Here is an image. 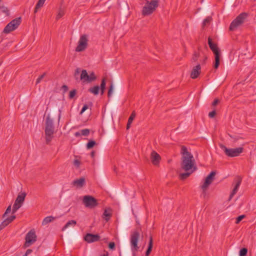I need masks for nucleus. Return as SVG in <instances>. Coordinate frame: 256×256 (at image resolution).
I'll use <instances>...</instances> for the list:
<instances>
[{"label": "nucleus", "mask_w": 256, "mask_h": 256, "mask_svg": "<svg viewBox=\"0 0 256 256\" xmlns=\"http://www.w3.org/2000/svg\"><path fill=\"white\" fill-rule=\"evenodd\" d=\"M180 153L182 155L180 168L186 172L180 174V178L182 180H184L196 170V167L195 160L192 154L188 150L187 148L184 146H181Z\"/></svg>", "instance_id": "1"}, {"label": "nucleus", "mask_w": 256, "mask_h": 256, "mask_svg": "<svg viewBox=\"0 0 256 256\" xmlns=\"http://www.w3.org/2000/svg\"><path fill=\"white\" fill-rule=\"evenodd\" d=\"M61 116V110H58V112H52L51 114H48L46 119V128L45 136L46 142V144H49L54 138V118L58 117L59 122Z\"/></svg>", "instance_id": "2"}, {"label": "nucleus", "mask_w": 256, "mask_h": 256, "mask_svg": "<svg viewBox=\"0 0 256 256\" xmlns=\"http://www.w3.org/2000/svg\"><path fill=\"white\" fill-rule=\"evenodd\" d=\"M158 6V0H146L142 10V15L144 16L150 15L156 10Z\"/></svg>", "instance_id": "3"}, {"label": "nucleus", "mask_w": 256, "mask_h": 256, "mask_svg": "<svg viewBox=\"0 0 256 256\" xmlns=\"http://www.w3.org/2000/svg\"><path fill=\"white\" fill-rule=\"evenodd\" d=\"M208 42L210 48L214 54L215 63L214 64V68H217L220 64V50L218 48L217 44L212 42V40L209 37L208 38Z\"/></svg>", "instance_id": "4"}, {"label": "nucleus", "mask_w": 256, "mask_h": 256, "mask_svg": "<svg viewBox=\"0 0 256 256\" xmlns=\"http://www.w3.org/2000/svg\"><path fill=\"white\" fill-rule=\"evenodd\" d=\"M139 238L140 233L137 230H136L131 233L130 242L133 256H136V252L139 249V246L138 245Z\"/></svg>", "instance_id": "5"}, {"label": "nucleus", "mask_w": 256, "mask_h": 256, "mask_svg": "<svg viewBox=\"0 0 256 256\" xmlns=\"http://www.w3.org/2000/svg\"><path fill=\"white\" fill-rule=\"evenodd\" d=\"M220 146L224 151L226 156L232 158L238 156L243 152L244 150V148L242 147H239L235 148H228L222 144H220Z\"/></svg>", "instance_id": "6"}, {"label": "nucleus", "mask_w": 256, "mask_h": 256, "mask_svg": "<svg viewBox=\"0 0 256 256\" xmlns=\"http://www.w3.org/2000/svg\"><path fill=\"white\" fill-rule=\"evenodd\" d=\"M11 210H11V206H9L7 208L5 212L2 214V218L4 219V220L1 222L0 224V230L4 229L16 218V216L14 214H12L13 215L11 216H10L6 218L7 214H10Z\"/></svg>", "instance_id": "7"}, {"label": "nucleus", "mask_w": 256, "mask_h": 256, "mask_svg": "<svg viewBox=\"0 0 256 256\" xmlns=\"http://www.w3.org/2000/svg\"><path fill=\"white\" fill-rule=\"evenodd\" d=\"M247 16L246 13H242L239 14L231 23L230 26V30L234 31L236 29L238 26H241L244 21V20Z\"/></svg>", "instance_id": "8"}, {"label": "nucleus", "mask_w": 256, "mask_h": 256, "mask_svg": "<svg viewBox=\"0 0 256 256\" xmlns=\"http://www.w3.org/2000/svg\"><path fill=\"white\" fill-rule=\"evenodd\" d=\"M82 203L86 207L90 208H94L98 204L97 200L90 195H86L83 197Z\"/></svg>", "instance_id": "9"}, {"label": "nucleus", "mask_w": 256, "mask_h": 256, "mask_svg": "<svg viewBox=\"0 0 256 256\" xmlns=\"http://www.w3.org/2000/svg\"><path fill=\"white\" fill-rule=\"evenodd\" d=\"M21 22V18H16L9 22L4 28L3 32L8 34L16 29Z\"/></svg>", "instance_id": "10"}, {"label": "nucleus", "mask_w": 256, "mask_h": 256, "mask_svg": "<svg viewBox=\"0 0 256 256\" xmlns=\"http://www.w3.org/2000/svg\"><path fill=\"white\" fill-rule=\"evenodd\" d=\"M26 196V194L25 192H22L18 196L13 206L12 214L16 213V212L22 206L24 202Z\"/></svg>", "instance_id": "11"}, {"label": "nucleus", "mask_w": 256, "mask_h": 256, "mask_svg": "<svg viewBox=\"0 0 256 256\" xmlns=\"http://www.w3.org/2000/svg\"><path fill=\"white\" fill-rule=\"evenodd\" d=\"M80 80L83 82L89 83L96 80V76L94 72H92L90 74H88L87 72L85 70L82 71Z\"/></svg>", "instance_id": "12"}, {"label": "nucleus", "mask_w": 256, "mask_h": 256, "mask_svg": "<svg viewBox=\"0 0 256 256\" xmlns=\"http://www.w3.org/2000/svg\"><path fill=\"white\" fill-rule=\"evenodd\" d=\"M88 38L86 35H82L79 40L78 45L76 48V51L80 52L84 50L88 46Z\"/></svg>", "instance_id": "13"}, {"label": "nucleus", "mask_w": 256, "mask_h": 256, "mask_svg": "<svg viewBox=\"0 0 256 256\" xmlns=\"http://www.w3.org/2000/svg\"><path fill=\"white\" fill-rule=\"evenodd\" d=\"M25 247H28L36 240V236L34 230H30L26 236Z\"/></svg>", "instance_id": "14"}, {"label": "nucleus", "mask_w": 256, "mask_h": 256, "mask_svg": "<svg viewBox=\"0 0 256 256\" xmlns=\"http://www.w3.org/2000/svg\"><path fill=\"white\" fill-rule=\"evenodd\" d=\"M216 174V172L212 171L206 177L204 184L202 186V188L204 192H205L209 186L212 184L214 180Z\"/></svg>", "instance_id": "15"}, {"label": "nucleus", "mask_w": 256, "mask_h": 256, "mask_svg": "<svg viewBox=\"0 0 256 256\" xmlns=\"http://www.w3.org/2000/svg\"><path fill=\"white\" fill-rule=\"evenodd\" d=\"M100 236L98 234H87L84 237V240L88 243L94 242L100 240Z\"/></svg>", "instance_id": "16"}, {"label": "nucleus", "mask_w": 256, "mask_h": 256, "mask_svg": "<svg viewBox=\"0 0 256 256\" xmlns=\"http://www.w3.org/2000/svg\"><path fill=\"white\" fill-rule=\"evenodd\" d=\"M150 160L152 164L158 166L161 160V157L156 152L153 150L150 154Z\"/></svg>", "instance_id": "17"}, {"label": "nucleus", "mask_w": 256, "mask_h": 256, "mask_svg": "<svg viewBox=\"0 0 256 256\" xmlns=\"http://www.w3.org/2000/svg\"><path fill=\"white\" fill-rule=\"evenodd\" d=\"M234 181L236 182V184L232 192L230 194L229 200H230L234 196L237 192L242 182V178L239 176L236 177L235 178Z\"/></svg>", "instance_id": "18"}, {"label": "nucleus", "mask_w": 256, "mask_h": 256, "mask_svg": "<svg viewBox=\"0 0 256 256\" xmlns=\"http://www.w3.org/2000/svg\"><path fill=\"white\" fill-rule=\"evenodd\" d=\"M201 67L200 64L194 66L190 74V78L192 79L196 78L200 73Z\"/></svg>", "instance_id": "19"}, {"label": "nucleus", "mask_w": 256, "mask_h": 256, "mask_svg": "<svg viewBox=\"0 0 256 256\" xmlns=\"http://www.w3.org/2000/svg\"><path fill=\"white\" fill-rule=\"evenodd\" d=\"M72 184L76 188H82L86 184V180L84 177L76 179L72 182Z\"/></svg>", "instance_id": "20"}, {"label": "nucleus", "mask_w": 256, "mask_h": 256, "mask_svg": "<svg viewBox=\"0 0 256 256\" xmlns=\"http://www.w3.org/2000/svg\"><path fill=\"white\" fill-rule=\"evenodd\" d=\"M112 216L111 210L110 208L106 209L103 213L102 218L108 222Z\"/></svg>", "instance_id": "21"}, {"label": "nucleus", "mask_w": 256, "mask_h": 256, "mask_svg": "<svg viewBox=\"0 0 256 256\" xmlns=\"http://www.w3.org/2000/svg\"><path fill=\"white\" fill-rule=\"evenodd\" d=\"M76 224V222L74 220H69L66 225L62 228V230H64L66 228L70 226L74 227Z\"/></svg>", "instance_id": "22"}, {"label": "nucleus", "mask_w": 256, "mask_h": 256, "mask_svg": "<svg viewBox=\"0 0 256 256\" xmlns=\"http://www.w3.org/2000/svg\"><path fill=\"white\" fill-rule=\"evenodd\" d=\"M100 90V86H96L90 88L88 89V92L92 94H93L94 95H97Z\"/></svg>", "instance_id": "23"}, {"label": "nucleus", "mask_w": 256, "mask_h": 256, "mask_svg": "<svg viewBox=\"0 0 256 256\" xmlns=\"http://www.w3.org/2000/svg\"><path fill=\"white\" fill-rule=\"evenodd\" d=\"M45 0H39L38 1V3L36 4V6L34 10V12L35 14L38 11L39 8H40L41 7H42L43 6Z\"/></svg>", "instance_id": "24"}, {"label": "nucleus", "mask_w": 256, "mask_h": 256, "mask_svg": "<svg viewBox=\"0 0 256 256\" xmlns=\"http://www.w3.org/2000/svg\"><path fill=\"white\" fill-rule=\"evenodd\" d=\"M54 219L55 218L52 216H47L44 219L42 222V224L44 226L46 225L54 220Z\"/></svg>", "instance_id": "25"}, {"label": "nucleus", "mask_w": 256, "mask_h": 256, "mask_svg": "<svg viewBox=\"0 0 256 256\" xmlns=\"http://www.w3.org/2000/svg\"><path fill=\"white\" fill-rule=\"evenodd\" d=\"M101 91V94H103L104 90H106V78H104L100 84V87Z\"/></svg>", "instance_id": "26"}, {"label": "nucleus", "mask_w": 256, "mask_h": 256, "mask_svg": "<svg viewBox=\"0 0 256 256\" xmlns=\"http://www.w3.org/2000/svg\"><path fill=\"white\" fill-rule=\"evenodd\" d=\"M229 136L232 138V142L234 143H236L237 142H238V140H242L243 139L242 137H240L238 136H236V135L232 136V135L229 134Z\"/></svg>", "instance_id": "27"}, {"label": "nucleus", "mask_w": 256, "mask_h": 256, "mask_svg": "<svg viewBox=\"0 0 256 256\" xmlns=\"http://www.w3.org/2000/svg\"><path fill=\"white\" fill-rule=\"evenodd\" d=\"M200 57V54L198 52H195L193 55H192V62H196L198 58Z\"/></svg>", "instance_id": "28"}, {"label": "nucleus", "mask_w": 256, "mask_h": 256, "mask_svg": "<svg viewBox=\"0 0 256 256\" xmlns=\"http://www.w3.org/2000/svg\"><path fill=\"white\" fill-rule=\"evenodd\" d=\"M64 10L62 8H60L56 16V20L60 19L64 15Z\"/></svg>", "instance_id": "29"}, {"label": "nucleus", "mask_w": 256, "mask_h": 256, "mask_svg": "<svg viewBox=\"0 0 256 256\" xmlns=\"http://www.w3.org/2000/svg\"><path fill=\"white\" fill-rule=\"evenodd\" d=\"M96 144V142L94 140H90L86 144V148L88 149L92 148L95 144Z\"/></svg>", "instance_id": "30"}, {"label": "nucleus", "mask_w": 256, "mask_h": 256, "mask_svg": "<svg viewBox=\"0 0 256 256\" xmlns=\"http://www.w3.org/2000/svg\"><path fill=\"white\" fill-rule=\"evenodd\" d=\"M248 252V249L246 248H242L239 253L240 256H245Z\"/></svg>", "instance_id": "31"}, {"label": "nucleus", "mask_w": 256, "mask_h": 256, "mask_svg": "<svg viewBox=\"0 0 256 256\" xmlns=\"http://www.w3.org/2000/svg\"><path fill=\"white\" fill-rule=\"evenodd\" d=\"M0 9L1 11L2 12L6 14V16H8L9 15V10H8V8L6 7H5L4 6H2L0 7Z\"/></svg>", "instance_id": "32"}, {"label": "nucleus", "mask_w": 256, "mask_h": 256, "mask_svg": "<svg viewBox=\"0 0 256 256\" xmlns=\"http://www.w3.org/2000/svg\"><path fill=\"white\" fill-rule=\"evenodd\" d=\"M81 131V134L82 136H87L90 134V130L89 129H84L80 130Z\"/></svg>", "instance_id": "33"}, {"label": "nucleus", "mask_w": 256, "mask_h": 256, "mask_svg": "<svg viewBox=\"0 0 256 256\" xmlns=\"http://www.w3.org/2000/svg\"><path fill=\"white\" fill-rule=\"evenodd\" d=\"M136 116V113L134 111L130 114V116L128 118V122H129V124L130 123H132L134 119V118Z\"/></svg>", "instance_id": "34"}, {"label": "nucleus", "mask_w": 256, "mask_h": 256, "mask_svg": "<svg viewBox=\"0 0 256 256\" xmlns=\"http://www.w3.org/2000/svg\"><path fill=\"white\" fill-rule=\"evenodd\" d=\"M76 90H73L70 91V94H69V98L70 99L73 98H74V96H76Z\"/></svg>", "instance_id": "35"}, {"label": "nucleus", "mask_w": 256, "mask_h": 256, "mask_svg": "<svg viewBox=\"0 0 256 256\" xmlns=\"http://www.w3.org/2000/svg\"><path fill=\"white\" fill-rule=\"evenodd\" d=\"M113 84L112 82H111L108 91V96L110 97L112 95V92H113Z\"/></svg>", "instance_id": "36"}, {"label": "nucleus", "mask_w": 256, "mask_h": 256, "mask_svg": "<svg viewBox=\"0 0 256 256\" xmlns=\"http://www.w3.org/2000/svg\"><path fill=\"white\" fill-rule=\"evenodd\" d=\"M80 161L78 159H75L74 160V164L76 168H78L80 167Z\"/></svg>", "instance_id": "37"}, {"label": "nucleus", "mask_w": 256, "mask_h": 256, "mask_svg": "<svg viewBox=\"0 0 256 256\" xmlns=\"http://www.w3.org/2000/svg\"><path fill=\"white\" fill-rule=\"evenodd\" d=\"M80 68H77L75 70L74 76L76 80L78 79V76L80 74Z\"/></svg>", "instance_id": "38"}, {"label": "nucleus", "mask_w": 256, "mask_h": 256, "mask_svg": "<svg viewBox=\"0 0 256 256\" xmlns=\"http://www.w3.org/2000/svg\"><path fill=\"white\" fill-rule=\"evenodd\" d=\"M152 246H153V240H152V236H150V240H149V242H148V248H150L152 249Z\"/></svg>", "instance_id": "39"}, {"label": "nucleus", "mask_w": 256, "mask_h": 256, "mask_svg": "<svg viewBox=\"0 0 256 256\" xmlns=\"http://www.w3.org/2000/svg\"><path fill=\"white\" fill-rule=\"evenodd\" d=\"M245 215H241L238 216L236 218V223L238 224L244 218H245Z\"/></svg>", "instance_id": "40"}, {"label": "nucleus", "mask_w": 256, "mask_h": 256, "mask_svg": "<svg viewBox=\"0 0 256 256\" xmlns=\"http://www.w3.org/2000/svg\"><path fill=\"white\" fill-rule=\"evenodd\" d=\"M46 76V73H44L42 74L40 76L38 79L36 80V84H38L42 80L44 77Z\"/></svg>", "instance_id": "41"}, {"label": "nucleus", "mask_w": 256, "mask_h": 256, "mask_svg": "<svg viewBox=\"0 0 256 256\" xmlns=\"http://www.w3.org/2000/svg\"><path fill=\"white\" fill-rule=\"evenodd\" d=\"M108 248L111 250H114L115 248V244L114 242H110L108 244Z\"/></svg>", "instance_id": "42"}, {"label": "nucleus", "mask_w": 256, "mask_h": 256, "mask_svg": "<svg viewBox=\"0 0 256 256\" xmlns=\"http://www.w3.org/2000/svg\"><path fill=\"white\" fill-rule=\"evenodd\" d=\"M216 112L214 110L209 113L208 116L210 118H212L216 116Z\"/></svg>", "instance_id": "43"}, {"label": "nucleus", "mask_w": 256, "mask_h": 256, "mask_svg": "<svg viewBox=\"0 0 256 256\" xmlns=\"http://www.w3.org/2000/svg\"><path fill=\"white\" fill-rule=\"evenodd\" d=\"M88 108V106L87 104H84L80 112V114H82L85 110H86Z\"/></svg>", "instance_id": "44"}, {"label": "nucleus", "mask_w": 256, "mask_h": 256, "mask_svg": "<svg viewBox=\"0 0 256 256\" xmlns=\"http://www.w3.org/2000/svg\"><path fill=\"white\" fill-rule=\"evenodd\" d=\"M210 18H208L205 19L203 22V25L206 26L210 22Z\"/></svg>", "instance_id": "45"}, {"label": "nucleus", "mask_w": 256, "mask_h": 256, "mask_svg": "<svg viewBox=\"0 0 256 256\" xmlns=\"http://www.w3.org/2000/svg\"><path fill=\"white\" fill-rule=\"evenodd\" d=\"M68 89V86L66 85H63L62 87V90H63L64 93L67 92Z\"/></svg>", "instance_id": "46"}, {"label": "nucleus", "mask_w": 256, "mask_h": 256, "mask_svg": "<svg viewBox=\"0 0 256 256\" xmlns=\"http://www.w3.org/2000/svg\"><path fill=\"white\" fill-rule=\"evenodd\" d=\"M220 102V100L218 98H216L214 100V101L212 103V106H216V105H217L218 104V103Z\"/></svg>", "instance_id": "47"}, {"label": "nucleus", "mask_w": 256, "mask_h": 256, "mask_svg": "<svg viewBox=\"0 0 256 256\" xmlns=\"http://www.w3.org/2000/svg\"><path fill=\"white\" fill-rule=\"evenodd\" d=\"M152 248H148L146 252V256H148L150 255V252H152Z\"/></svg>", "instance_id": "48"}, {"label": "nucleus", "mask_w": 256, "mask_h": 256, "mask_svg": "<svg viewBox=\"0 0 256 256\" xmlns=\"http://www.w3.org/2000/svg\"><path fill=\"white\" fill-rule=\"evenodd\" d=\"M152 248H148L146 252V256H148L150 255V252H152Z\"/></svg>", "instance_id": "49"}, {"label": "nucleus", "mask_w": 256, "mask_h": 256, "mask_svg": "<svg viewBox=\"0 0 256 256\" xmlns=\"http://www.w3.org/2000/svg\"><path fill=\"white\" fill-rule=\"evenodd\" d=\"M32 252V250H30V249H28L26 251V252L25 253V254L24 255H23L22 256H27L28 254H30Z\"/></svg>", "instance_id": "50"}, {"label": "nucleus", "mask_w": 256, "mask_h": 256, "mask_svg": "<svg viewBox=\"0 0 256 256\" xmlns=\"http://www.w3.org/2000/svg\"><path fill=\"white\" fill-rule=\"evenodd\" d=\"M75 136L78 137V136H80V135H82L81 134V131L80 132H76L74 134Z\"/></svg>", "instance_id": "51"}, {"label": "nucleus", "mask_w": 256, "mask_h": 256, "mask_svg": "<svg viewBox=\"0 0 256 256\" xmlns=\"http://www.w3.org/2000/svg\"><path fill=\"white\" fill-rule=\"evenodd\" d=\"M90 155L92 158H94L95 156V152L94 151L90 153Z\"/></svg>", "instance_id": "52"}, {"label": "nucleus", "mask_w": 256, "mask_h": 256, "mask_svg": "<svg viewBox=\"0 0 256 256\" xmlns=\"http://www.w3.org/2000/svg\"><path fill=\"white\" fill-rule=\"evenodd\" d=\"M132 123H130L129 124V122H128V124H127V126H126V128L127 129H128L130 128V124H131Z\"/></svg>", "instance_id": "53"}, {"label": "nucleus", "mask_w": 256, "mask_h": 256, "mask_svg": "<svg viewBox=\"0 0 256 256\" xmlns=\"http://www.w3.org/2000/svg\"><path fill=\"white\" fill-rule=\"evenodd\" d=\"M206 60H207V57H205V58H204V61H203L204 63V62H206Z\"/></svg>", "instance_id": "54"}, {"label": "nucleus", "mask_w": 256, "mask_h": 256, "mask_svg": "<svg viewBox=\"0 0 256 256\" xmlns=\"http://www.w3.org/2000/svg\"><path fill=\"white\" fill-rule=\"evenodd\" d=\"M102 256H106V255L104 254V255H103Z\"/></svg>", "instance_id": "55"}]
</instances>
